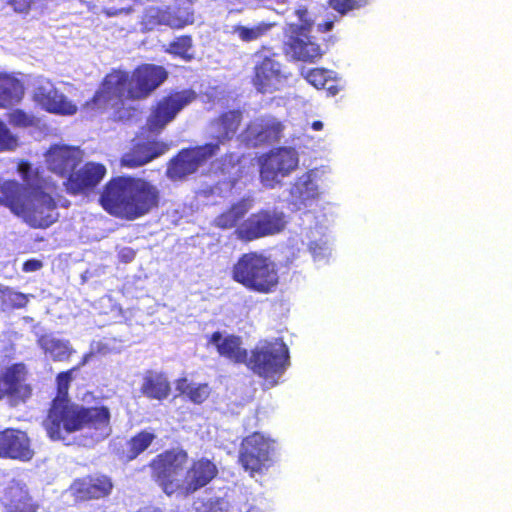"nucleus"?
Wrapping results in <instances>:
<instances>
[{
  "mask_svg": "<svg viewBox=\"0 0 512 512\" xmlns=\"http://www.w3.org/2000/svg\"><path fill=\"white\" fill-rule=\"evenodd\" d=\"M75 371L77 368H72L58 375L57 396L44 426L52 439H64V433L84 431L92 442H98L111 433L110 411L105 406L85 408L69 401L68 389Z\"/></svg>",
  "mask_w": 512,
  "mask_h": 512,
  "instance_id": "nucleus-1",
  "label": "nucleus"
},
{
  "mask_svg": "<svg viewBox=\"0 0 512 512\" xmlns=\"http://www.w3.org/2000/svg\"><path fill=\"white\" fill-rule=\"evenodd\" d=\"M26 188L16 181L0 183V205L8 207L34 228H45L56 222L59 217L54 200L41 188V179L36 170L27 162L18 164Z\"/></svg>",
  "mask_w": 512,
  "mask_h": 512,
  "instance_id": "nucleus-2",
  "label": "nucleus"
},
{
  "mask_svg": "<svg viewBox=\"0 0 512 512\" xmlns=\"http://www.w3.org/2000/svg\"><path fill=\"white\" fill-rule=\"evenodd\" d=\"M187 453L166 451L153 460V476L167 495H188L206 486L217 475L216 465L206 458L194 461L186 470Z\"/></svg>",
  "mask_w": 512,
  "mask_h": 512,
  "instance_id": "nucleus-3",
  "label": "nucleus"
},
{
  "mask_svg": "<svg viewBox=\"0 0 512 512\" xmlns=\"http://www.w3.org/2000/svg\"><path fill=\"white\" fill-rule=\"evenodd\" d=\"M158 199L157 188L149 182L118 177L106 185L101 195V204L113 216L134 220L156 207Z\"/></svg>",
  "mask_w": 512,
  "mask_h": 512,
  "instance_id": "nucleus-4",
  "label": "nucleus"
},
{
  "mask_svg": "<svg viewBox=\"0 0 512 512\" xmlns=\"http://www.w3.org/2000/svg\"><path fill=\"white\" fill-rule=\"evenodd\" d=\"M232 279L245 288L270 294L279 284L277 263L263 252H248L239 257L231 270Z\"/></svg>",
  "mask_w": 512,
  "mask_h": 512,
  "instance_id": "nucleus-5",
  "label": "nucleus"
},
{
  "mask_svg": "<svg viewBox=\"0 0 512 512\" xmlns=\"http://www.w3.org/2000/svg\"><path fill=\"white\" fill-rule=\"evenodd\" d=\"M294 18L285 28V53L293 60L314 62L322 56L319 44L311 35L314 21L306 9L296 10Z\"/></svg>",
  "mask_w": 512,
  "mask_h": 512,
  "instance_id": "nucleus-6",
  "label": "nucleus"
},
{
  "mask_svg": "<svg viewBox=\"0 0 512 512\" xmlns=\"http://www.w3.org/2000/svg\"><path fill=\"white\" fill-rule=\"evenodd\" d=\"M246 365L274 386L289 366V352L279 338L260 341L247 358Z\"/></svg>",
  "mask_w": 512,
  "mask_h": 512,
  "instance_id": "nucleus-7",
  "label": "nucleus"
},
{
  "mask_svg": "<svg viewBox=\"0 0 512 512\" xmlns=\"http://www.w3.org/2000/svg\"><path fill=\"white\" fill-rule=\"evenodd\" d=\"M275 441L255 432L245 437L239 451V462L250 476L262 475L275 462Z\"/></svg>",
  "mask_w": 512,
  "mask_h": 512,
  "instance_id": "nucleus-8",
  "label": "nucleus"
},
{
  "mask_svg": "<svg viewBox=\"0 0 512 512\" xmlns=\"http://www.w3.org/2000/svg\"><path fill=\"white\" fill-rule=\"evenodd\" d=\"M299 153L293 147H279L259 158L260 180L267 188H275L299 166Z\"/></svg>",
  "mask_w": 512,
  "mask_h": 512,
  "instance_id": "nucleus-9",
  "label": "nucleus"
},
{
  "mask_svg": "<svg viewBox=\"0 0 512 512\" xmlns=\"http://www.w3.org/2000/svg\"><path fill=\"white\" fill-rule=\"evenodd\" d=\"M288 223L287 215L276 208L262 209L240 223L235 234L238 239L252 241L282 232Z\"/></svg>",
  "mask_w": 512,
  "mask_h": 512,
  "instance_id": "nucleus-10",
  "label": "nucleus"
},
{
  "mask_svg": "<svg viewBox=\"0 0 512 512\" xmlns=\"http://www.w3.org/2000/svg\"><path fill=\"white\" fill-rule=\"evenodd\" d=\"M318 181L319 171L312 169L297 177L288 190L289 205L297 211H304L303 216L307 220L313 216L312 209L317 206L323 195Z\"/></svg>",
  "mask_w": 512,
  "mask_h": 512,
  "instance_id": "nucleus-11",
  "label": "nucleus"
},
{
  "mask_svg": "<svg viewBox=\"0 0 512 512\" xmlns=\"http://www.w3.org/2000/svg\"><path fill=\"white\" fill-rule=\"evenodd\" d=\"M132 85L128 73L115 70L105 77L100 90L86 106L92 109L118 108L124 100L135 99L129 92Z\"/></svg>",
  "mask_w": 512,
  "mask_h": 512,
  "instance_id": "nucleus-12",
  "label": "nucleus"
},
{
  "mask_svg": "<svg viewBox=\"0 0 512 512\" xmlns=\"http://www.w3.org/2000/svg\"><path fill=\"white\" fill-rule=\"evenodd\" d=\"M33 101L48 113L72 116L77 105L64 95L49 79L38 77L33 84Z\"/></svg>",
  "mask_w": 512,
  "mask_h": 512,
  "instance_id": "nucleus-13",
  "label": "nucleus"
},
{
  "mask_svg": "<svg viewBox=\"0 0 512 512\" xmlns=\"http://www.w3.org/2000/svg\"><path fill=\"white\" fill-rule=\"evenodd\" d=\"M32 394L27 383V369L22 363L0 369V400L7 399L11 406L26 402Z\"/></svg>",
  "mask_w": 512,
  "mask_h": 512,
  "instance_id": "nucleus-14",
  "label": "nucleus"
},
{
  "mask_svg": "<svg viewBox=\"0 0 512 512\" xmlns=\"http://www.w3.org/2000/svg\"><path fill=\"white\" fill-rule=\"evenodd\" d=\"M0 501L5 512H50L33 501L26 483L21 479H0Z\"/></svg>",
  "mask_w": 512,
  "mask_h": 512,
  "instance_id": "nucleus-15",
  "label": "nucleus"
},
{
  "mask_svg": "<svg viewBox=\"0 0 512 512\" xmlns=\"http://www.w3.org/2000/svg\"><path fill=\"white\" fill-rule=\"evenodd\" d=\"M195 99L196 93L192 90H183L163 97L148 118L149 130L159 133L184 107Z\"/></svg>",
  "mask_w": 512,
  "mask_h": 512,
  "instance_id": "nucleus-16",
  "label": "nucleus"
},
{
  "mask_svg": "<svg viewBox=\"0 0 512 512\" xmlns=\"http://www.w3.org/2000/svg\"><path fill=\"white\" fill-rule=\"evenodd\" d=\"M253 83L262 93L278 90L286 80L282 65L269 51L255 54Z\"/></svg>",
  "mask_w": 512,
  "mask_h": 512,
  "instance_id": "nucleus-17",
  "label": "nucleus"
},
{
  "mask_svg": "<svg viewBox=\"0 0 512 512\" xmlns=\"http://www.w3.org/2000/svg\"><path fill=\"white\" fill-rule=\"evenodd\" d=\"M300 233L301 242L307 247L315 262L328 259L332 251V239L327 225L314 214L307 220Z\"/></svg>",
  "mask_w": 512,
  "mask_h": 512,
  "instance_id": "nucleus-18",
  "label": "nucleus"
},
{
  "mask_svg": "<svg viewBox=\"0 0 512 512\" xmlns=\"http://www.w3.org/2000/svg\"><path fill=\"white\" fill-rule=\"evenodd\" d=\"M218 145L213 143L204 146L182 150L174 158L167 169V175L172 180H181L197 169L210 157L216 154Z\"/></svg>",
  "mask_w": 512,
  "mask_h": 512,
  "instance_id": "nucleus-19",
  "label": "nucleus"
},
{
  "mask_svg": "<svg viewBox=\"0 0 512 512\" xmlns=\"http://www.w3.org/2000/svg\"><path fill=\"white\" fill-rule=\"evenodd\" d=\"M182 5L177 12L170 9L162 10L159 7H149L142 18V26L145 30H153L158 25H166L172 28H182L192 22L190 0H175Z\"/></svg>",
  "mask_w": 512,
  "mask_h": 512,
  "instance_id": "nucleus-20",
  "label": "nucleus"
},
{
  "mask_svg": "<svg viewBox=\"0 0 512 512\" xmlns=\"http://www.w3.org/2000/svg\"><path fill=\"white\" fill-rule=\"evenodd\" d=\"M83 160V152L75 146L54 145L46 153L48 168L65 180Z\"/></svg>",
  "mask_w": 512,
  "mask_h": 512,
  "instance_id": "nucleus-21",
  "label": "nucleus"
},
{
  "mask_svg": "<svg viewBox=\"0 0 512 512\" xmlns=\"http://www.w3.org/2000/svg\"><path fill=\"white\" fill-rule=\"evenodd\" d=\"M106 172V167L103 164L88 162L81 168L74 169L63 184L71 194L86 192L97 186Z\"/></svg>",
  "mask_w": 512,
  "mask_h": 512,
  "instance_id": "nucleus-22",
  "label": "nucleus"
},
{
  "mask_svg": "<svg viewBox=\"0 0 512 512\" xmlns=\"http://www.w3.org/2000/svg\"><path fill=\"white\" fill-rule=\"evenodd\" d=\"M283 125L274 117L265 116L253 120L242 134V139L250 146L271 143L281 138Z\"/></svg>",
  "mask_w": 512,
  "mask_h": 512,
  "instance_id": "nucleus-23",
  "label": "nucleus"
},
{
  "mask_svg": "<svg viewBox=\"0 0 512 512\" xmlns=\"http://www.w3.org/2000/svg\"><path fill=\"white\" fill-rule=\"evenodd\" d=\"M33 455L30 439L25 432L16 429L0 432V457L29 461Z\"/></svg>",
  "mask_w": 512,
  "mask_h": 512,
  "instance_id": "nucleus-24",
  "label": "nucleus"
},
{
  "mask_svg": "<svg viewBox=\"0 0 512 512\" xmlns=\"http://www.w3.org/2000/svg\"><path fill=\"white\" fill-rule=\"evenodd\" d=\"M166 71L156 65L146 64L138 67L132 74V90L129 92L134 98H144L161 85L166 79Z\"/></svg>",
  "mask_w": 512,
  "mask_h": 512,
  "instance_id": "nucleus-25",
  "label": "nucleus"
},
{
  "mask_svg": "<svg viewBox=\"0 0 512 512\" xmlns=\"http://www.w3.org/2000/svg\"><path fill=\"white\" fill-rule=\"evenodd\" d=\"M168 149V145L161 142L148 141L142 143L138 141L130 152L123 155L121 164L128 168H136L164 154Z\"/></svg>",
  "mask_w": 512,
  "mask_h": 512,
  "instance_id": "nucleus-26",
  "label": "nucleus"
},
{
  "mask_svg": "<svg viewBox=\"0 0 512 512\" xmlns=\"http://www.w3.org/2000/svg\"><path fill=\"white\" fill-rule=\"evenodd\" d=\"M112 483L106 476L86 477L75 480L70 486L73 495L78 499H98L110 493Z\"/></svg>",
  "mask_w": 512,
  "mask_h": 512,
  "instance_id": "nucleus-27",
  "label": "nucleus"
},
{
  "mask_svg": "<svg viewBox=\"0 0 512 512\" xmlns=\"http://www.w3.org/2000/svg\"><path fill=\"white\" fill-rule=\"evenodd\" d=\"M209 343L215 346L221 356L235 363L247 362L248 354L246 349L242 347L239 337L215 332L212 334Z\"/></svg>",
  "mask_w": 512,
  "mask_h": 512,
  "instance_id": "nucleus-28",
  "label": "nucleus"
},
{
  "mask_svg": "<svg viewBox=\"0 0 512 512\" xmlns=\"http://www.w3.org/2000/svg\"><path fill=\"white\" fill-rule=\"evenodd\" d=\"M140 391L149 399L161 401L170 394V382L164 373L149 370L142 377Z\"/></svg>",
  "mask_w": 512,
  "mask_h": 512,
  "instance_id": "nucleus-29",
  "label": "nucleus"
},
{
  "mask_svg": "<svg viewBox=\"0 0 512 512\" xmlns=\"http://www.w3.org/2000/svg\"><path fill=\"white\" fill-rule=\"evenodd\" d=\"M240 122L241 113L239 111L226 112L213 121L209 127V133L218 141L216 145L219 146V143L230 140L235 135Z\"/></svg>",
  "mask_w": 512,
  "mask_h": 512,
  "instance_id": "nucleus-30",
  "label": "nucleus"
},
{
  "mask_svg": "<svg viewBox=\"0 0 512 512\" xmlns=\"http://www.w3.org/2000/svg\"><path fill=\"white\" fill-rule=\"evenodd\" d=\"M25 94L23 83L12 74L0 73V108L19 104Z\"/></svg>",
  "mask_w": 512,
  "mask_h": 512,
  "instance_id": "nucleus-31",
  "label": "nucleus"
},
{
  "mask_svg": "<svg viewBox=\"0 0 512 512\" xmlns=\"http://www.w3.org/2000/svg\"><path fill=\"white\" fill-rule=\"evenodd\" d=\"M274 26L275 23L271 22H259L251 26L240 24L227 25L225 32L243 42H251L266 36Z\"/></svg>",
  "mask_w": 512,
  "mask_h": 512,
  "instance_id": "nucleus-32",
  "label": "nucleus"
},
{
  "mask_svg": "<svg viewBox=\"0 0 512 512\" xmlns=\"http://www.w3.org/2000/svg\"><path fill=\"white\" fill-rule=\"evenodd\" d=\"M38 345L54 361L67 360L74 352L68 340L60 339L53 334L39 337Z\"/></svg>",
  "mask_w": 512,
  "mask_h": 512,
  "instance_id": "nucleus-33",
  "label": "nucleus"
},
{
  "mask_svg": "<svg viewBox=\"0 0 512 512\" xmlns=\"http://www.w3.org/2000/svg\"><path fill=\"white\" fill-rule=\"evenodd\" d=\"M252 201L242 199L231 206V208L221 215L217 216L214 223L217 227L228 229L234 227L240 219L252 208Z\"/></svg>",
  "mask_w": 512,
  "mask_h": 512,
  "instance_id": "nucleus-34",
  "label": "nucleus"
},
{
  "mask_svg": "<svg viewBox=\"0 0 512 512\" xmlns=\"http://www.w3.org/2000/svg\"><path fill=\"white\" fill-rule=\"evenodd\" d=\"M176 390L188 397L194 404L203 403L210 395L211 389L207 383H195L187 378H180L176 381Z\"/></svg>",
  "mask_w": 512,
  "mask_h": 512,
  "instance_id": "nucleus-35",
  "label": "nucleus"
},
{
  "mask_svg": "<svg viewBox=\"0 0 512 512\" xmlns=\"http://www.w3.org/2000/svg\"><path fill=\"white\" fill-rule=\"evenodd\" d=\"M5 4L11 6L13 11L18 14H32L38 17L43 14L46 8L45 0H3Z\"/></svg>",
  "mask_w": 512,
  "mask_h": 512,
  "instance_id": "nucleus-36",
  "label": "nucleus"
},
{
  "mask_svg": "<svg viewBox=\"0 0 512 512\" xmlns=\"http://www.w3.org/2000/svg\"><path fill=\"white\" fill-rule=\"evenodd\" d=\"M229 502L221 497H203L194 501L190 512H229Z\"/></svg>",
  "mask_w": 512,
  "mask_h": 512,
  "instance_id": "nucleus-37",
  "label": "nucleus"
},
{
  "mask_svg": "<svg viewBox=\"0 0 512 512\" xmlns=\"http://www.w3.org/2000/svg\"><path fill=\"white\" fill-rule=\"evenodd\" d=\"M28 301L29 295L17 292L0 284V303L3 310L23 308Z\"/></svg>",
  "mask_w": 512,
  "mask_h": 512,
  "instance_id": "nucleus-38",
  "label": "nucleus"
},
{
  "mask_svg": "<svg viewBox=\"0 0 512 512\" xmlns=\"http://www.w3.org/2000/svg\"><path fill=\"white\" fill-rule=\"evenodd\" d=\"M155 439V434L151 431L144 430L133 437L129 443L128 458L134 459L144 450H146L152 441Z\"/></svg>",
  "mask_w": 512,
  "mask_h": 512,
  "instance_id": "nucleus-39",
  "label": "nucleus"
},
{
  "mask_svg": "<svg viewBox=\"0 0 512 512\" xmlns=\"http://www.w3.org/2000/svg\"><path fill=\"white\" fill-rule=\"evenodd\" d=\"M8 122L14 127L28 128L38 126L40 119L32 113L15 109L8 114Z\"/></svg>",
  "mask_w": 512,
  "mask_h": 512,
  "instance_id": "nucleus-40",
  "label": "nucleus"
},
{
  "mask_svg": "<svg viewBox=\"0 0 512 512\" xmlns=\"http://www.w3.org/2000/svg\"><path fill=\"white\" fill-rule=\"evenodd\" d=\"M18 146V138L0 120V151H12Z\"/></svg>",
  "mask_w": 512,
  "mask_h": 512,
  "instance_id": "nucleus-41",
  "label": "nucleus"
},
{
  "mask_svg": "<svg viewBox=\"0 0 512 512\" xmlns=\"http://www.w3.org/2000/svg\"><path fill=\"white\" fill-rule=\"evenodd\" d=\"M192 46L191 38L188 36L180 37L170 44L169 52L183 59H190V49Z\"/></svg>",
  "mask_w": 512,
  "mask_h": 512,
  "instance_id": "nucleus-42",
  "label": "nucleus"
},
{
  "mask_svg": "<svg viewBox=\"0 0 512 512\" xmlns=\"http://www.w3.org/2000/svg\"><path fill=\"white\" fill-rule=\"evenodd\" d=\"M368 3V0H330V6L344 15L350 10L360 8Z\"/></svg>",
  "mask_w": 512,
  "mask_h": 512,
  "instance_id": "nucleus-43",
  "label": "nucleus"
},
{
  "mask_svg": "<svg viewBox=\"0 0 512 512\" xmlns=\"http://www.w3.org/2000/svg\"><path fill=\"white\" fill-rule=\"evenodd\" d=\"M302 75L317 89L324 87L327 82V71L322 69L302 70Z\"/></svg>",
  "mask_w": 512,
  "mask_h": 512,
  "instance_id": "nucleus-44",
  "label": "nucleus"
},
{
  "mask_svg": "<svg viewBox=\"0 0 512 512\" xmlns=\"http://www.w3.org/2000/svg\"><path fill=\"white\" fill-rule=\"evenodd\" d=\"M42 267V263L38 260H28L23 265V270L25 272H34L39 270Z\"/></svg>",
  "mask_w": 512,
  "mask_h": 512,
  "instance_id": "nucleus-45",
  "label": "nucleus"
},
{
  "mask_svg": "<svg viewBox=\"0 0 512 512\" xmlns=\"http://www.w3.org/2000/svg\"><path fill=\"white\" fill-rule=\"evenodd\" d=\"M333 27V21H326L325 23H319L317 25V29L320 32H327L330 31Z\"/></svg>",
  "mask_w": 512,
  "mask_h": 512,
  "instance_id": "nucleus-46",
  "label": "nucleus"
},
{
  "mask_svg": "<svg viewBox=\"0 0 512 512\" xmlns=\"http://www.w3.org/2000/svg\"><path fill=\"white\" fill-rule=\"evenodd\" d=\"M323 127H324V124L321 121H314L312 123V129L315 131H320L323 129Z\"/></svg>",
  "mask_w": 512,
  "mask_h": 512,
  "instance_id": "nucleus-47",
  "label": "nucleus"
},
{
  "mask_svg": "<svg viewBox=\"0 0 512 512\" xmlns=\"http://www.w3.org/2000/svg\"><path fill=\"white\" fill-rule=\"evenodd\" d=\"M91 356H92V353H87V354H85V355H84V357H83L82 362H81V363L76 367V368H77V370H78L81 366H84V365L89 361V359L91 358Z\"/></svg>",
  "mask_w": 512,
  "mask_h": 512,
  "instance_id": "nucleus-48",
  "label": "nucleus"
},
{
  "mask_svg": "<svg viewBox=\"0 0 512 512\" xmlns=\"http://www.w3.org/2000/svg\"><path fill=\"white\" fill-rule=\"evenodd\" d=\"M138 512H162L160 509L156 508H144L139 510Z\"/></svg>",
  "mask_w": 512,
  "mask_h": 512,
  "instance_id": "nucleus-49",
  "label": "nucleus"
},
{
  "mask_svg": "<svg viewBox=\"0 0 512 512\" xmlns=\"http://www.w3.org/2000/svg\"><path fill=\"white\" fill-rule=\"evenodd\" d=\"M246 512H261V511L256 507H250Z\"/></svg>",
  "mask_w": 512,
  "mask_h": 512,
  "instance_id": "nucleus-50",
  "label": "nucleus"
}]
</instances>
